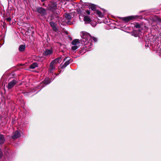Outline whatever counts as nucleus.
<instances>
[{
	"instance_id": "f257e3e1",
	"label": "nucleus",
	"mask_w": 161,
	"mask_h": 161,
	"mask_svg": "<svg viewBox=\"0 0 161 161\" xmlns=\"http://www.w3.org/2000/svg\"><path fill=\"white\" fill-rule=\"evenodd\" d=\"M80 35L81 37V42L84 45L82 48H85V50L87 51V49L90 48L92 46V37L89 33L86 32H81Z\"/></svg>"
},
{
	"instance_id": "f03ea898",
	"label": "nucleus",
	"mask_w": 161,
	"mask_h": 161,
	"mask_svg": "<svg viewBox=\"0 0 161 161\" xmlns=\"http://www.w3.org/2000/svg\"><path fill=\"white\" fill-rule=\"evenodd\" d=\"M36 11L41 16L44 17L47 15V10L42 7L37 8Z\"/></svg>"
},
{
	"instance_id": "7ed1b4c3",
	"label": "nucleus",
	"mask_w": 161,
	"mask_h": 161,
	"mask_svg": "<svg viewBox=\"0 0 161 161\" xmlns=\"http://www.w3.org/2000/svg\"><path fill=\"white\" fill-rule=\"evenodd\" d=\"M50 82V79L48 78H46L41 83L39 86H38V88H41L42 87H43L45 86V85H46L49 84Z\"/></svg>"
},
{
	"instance_id": "20e7f679",
	"label": "nucleus",
	"mask_w": 161,
	"mask_h": 161,
	"mask_svg": "<svg viewBox=\"0 0 161 161\" xmlns=\"http://www.w3.org/2000/svg\"><path fill=\"white\" fill-rule=\"evenodd\" d=\"M21 134L20 132L16 130L13 133L12 138L14 139H16L20 136Z\"/></svg>"
},
{
	"instance_id": "39448f33",
	"label": "nucleus",
	"mask_w": 161,
	"mask_h": 161,
	"mask_svg": "<svg viewBox=\"0 0 161 161\" xmlns=\"http://www.w3.org/2000/svg\"><path fill=\"white\" fill-rule=\"evenodd\" d=\"M67 59V60L66 61V62L62 66L61 68H65L70 63V59L69 57H66L64 59V61H65Z\"/></svg>"
},
{
	"instance_id": "423d86ee",
	"label": "nucleus",
	"mask_w": 161,
	"mask_h": 161,
	"mask_svg": "<svg viewBox=\"0 0 161 161\" xmlns=\"http://www.w3.org/2000/svg\"><path fill=\"white\" fill-rule=\"evenodd\" d=\"M137 17V16H130L122 18L123 20L126 22H128L133 19H135Z\"/></svg>"
},
{
	"instance_id": "0eeeda50",
	"label": "nucleus",
	"mask_w": 161,
	"mask_h": 161,
	"mask_svg": "<svg viewBox=\"0 0 161 161\" xmlns=\"http://www.w3.org/2000/svg\"><path fill=\"white\" fill-rule=\"evenodd\" d=\"M53 53V51L51 49H47L42 54L43 56H50Z\"/></svg>"
},
{
	"instance_id": "6e6552de",
	"label": "nucleus",
	"mask_w": 161,
	"mask_h": 161,
	"mask_svg": "<svg viewBox=\"0 0 161 161\" xmlns=\"http://www.w3.org/2000/svg\"><path fill=\"white\" fill-rule=\"evenodd\" d=\"M65 17L66 20H67L66 22H67L68 24L71 25L72 24V23L70 21L72 19V17L70 15L68 14H66L65 15Z\"/></svg>"
},
{
	"instance_id": "1a4fd4ad",
	"label": "nucleus",
	"mask_w": 161,
	"mask_h": 161,
	"mask_svg": "<svg viewBox=\"0 0 161 161\" xmlns=\"http://www.w3.org/2000/svg\"><path fill=\"white\" fill-rule=\"evenodd\" d=\"M61 59V58H55V59L53 60L51 63L52 64H54V65L55 64H57L58 63H60Z\"/></svg>"
},
{
	"instance_id": "9d476101",
	"label": "nucleus",
	"mask_w": 161,
	"mask_h": 161,
	"mask_svg": "<svg viewBox=\"0 0 161 161\" xmlns=\"http://www.w3.org/2000/svg\"><path fill=\"white\" fill-rule=\"evenodd\" d=\"M94 13L99 17L102 18L104 16V14L98 10H96Z\"/></svg>"
},
{
	"instance_id": "9b49d317",
	"label": "nucleus",
	"mask_w": 161,
	"mask_h": 161,
	"mask_svg": "<svg viewBox=\"0 0 161 161\" xmlns=\"http://www.w3.org/2000/svg\"><path fill=\"white\" fill-rule=\"evenodd\" d=\"M84 21L86 23H89L91 22V20L87 16H85L84 18Z\"/></svg>"
},
{
	"instance_id": "f8f14e48",
	"label": "nucleus",
	"mask_w": 161,
	"mask_h": 161,
	"mask_svg": "<svg viewBox=\"0 0 161 161\" xmlns=\"http://www.w3.org/2000/svg\"><path fill=\"white\" fill-rule=\"evenodd\" d=\"M50 25L54 31H56L58 30V29L57 28L55 23L53 22H51L50 23Z\"/></svg>"
},
{
	"instance_id": "ddd939ff",
	"label": "nucleus",
	"mask_w": 161,
	"mask_h": 161,
	"mask_svg": "<svg viewBox=\"0 0 161 161\" xmlns=\"http://www.w3.org/2000/svg\"><path fill=\"white\" fill-rule=\"evenodd\" d=\"M80 43V42L78 39L74 40L72 42V44L73 45H77L79 46Z\"/></svg>"
},
{
	"instance_id": "4468645a",
	"label": "nucleus",
	"mask_w": 161,
	"mask_h": 161,
	"mask_svg": "<svg viewBox=\"0 0 161 161\" xmlns=\"http://www.w3.org/2000/svg\"><path fill=\"white\" fill-rule=\"evenodd\" d=\"M55 69V66L54 64H52L51 63H50V69L49 70V72L50 73H52L53 71V70Z\"/></svg>"
},
{
	"instance_id": "2eb2a0df",
	"label": "nucleus",
	"mask_w": 161,
	"mask_h": 161,
	"mask_svg": "<svg viewBox=\"0 0 161 161\" xmlns=\"http://www.w3.org/2000/svg\"><path fill=\"white\" fill-rule=\"evenodd\" d=\"M25 45H21L19 47V49L20 52H23L25 49Z\"/></svg>"
},
{
	"instance_id": "dca6fc26",
	"label": "nucleus",
	"mask_w": 161,
	"mask_h": 161,
	"mask_svg": "<svg viewBox=\"0 0 161 161\" xmlns=\"http://www.w3.org/2000/svg\"><path fill=\"white\" fill-rule=\"evenodd\" d=\"M38 65L37 63H34L30 65V67L31 69H34Z\"/></svg>"
},
{
	"instance_id": "f3484780",
	"label": "nucleus",
	"mask_w": 161,
	"mask_h": 161,
	"mask_svg": "<svg viewBox=\"0 0 161 161\" xmlns=\"http://www.w3.org/2000/svg\"><path fill=\"white\" fill-rule=\"evenodd\" d=\"M4 141L5 140L3 135L0 134V144L3 143Z\"/></svg>"
},
{
	"instance_id": "a211bd4d",
	"label": "nucleus",
	"mask_w": 161,
	"mask_h": 161,
	"mask_svg": "<svg viewBox=\"0 0 161 161\" xmlns=\"http://www.w3.org/2000/svg\"><path fill=\"white\" fill-rule=\"evenodd\" d=\"M17 81L15 80H13L11 81V88L14 86L17 83Z\"/></svg>"
},
{
	"instance_id": "6ab92c4d",
	"label": "nucleus",
	"mask_w": 161,
	"mask_h": 161,
	"mask_svg": "<svg viewBox=\"0 0 161 161\" xmlns=\"http://www.w3.org/2000/svg\"><path fill=\"white\" fill-rule=\"evenodd\" d=\"M90 8L92 10H94L96 9L95 5L93 4H91L90 5Z\"/></svg>"
},
{
	"instance_id": "aec40b11",
	"label": "nucleus",
	"mask_w": 161,
	"mask_h": 161,
	"mask_svg": "<svg viewBox=\"0 0 161 161\" xmlns=\"http://www.w3.org/2000/svg\"><path fill=\"white\" fill-rule=\"evenodd\" d=\"M157 52L160 55H161V45L159 46L157 49Z\"/></svg>"
},
{
	"instance_id": "412c9836",
	"label": "nucleus",
	"mask_w": 161,
	"mask_h": 161,
	"mask_svg": "<svg viewBox=\"0 0 161 161\" xmlns=\"http://www.w3.org/2000/svg\"><path fill=\"white\" fill-rule=\"evenodd\" d=\"M51 7L53 9H55L57 7L56 4L54 3H51Z\"/></svg>"
},
{
	"instance_id": "4be33fe9",
	"label": "nucleus",
	"mask_w": 161,
	"mask_h": 161,
	"mask_svg": "<svg viewBox=\"0 0 161 161\" xmlns=\"http://www.w3.org/2000/svg\"><path fill=\"white\" fill-rule=\"evenodd\" d=\"M79 46L77 45H73L71 47V49L73 50H75L78 48Z\"/></svg>"
},
{
	"instance_id": "5701e85b",
	"label": "nucleus",
	"mask_w": 161,
	"mask_h": 161,
	"mask_svg": "<svg viewBox=\"0 0 161 161\" xmlns=\"http://www.w3.org/2000/svg\"><path fill=\"white\" fill-rule=\"evenodd\" d=\"M132 35L136 37L138 36V35L136 33L135 31H134L132 32Z\"/></svg>"
},
{
	"instance_id": "b1692460",
	"label": "nucleus",
	"mask_w": 161,
	"mask_h": 161,
	"mask_svg": "<svg viewBox=\"0 0 161 161\" xmlns=\"http://www.w3.org/2000/svg\"><path fill=\"white\" fill-rule=\"evenodd\" d=\"M135 27L136 28H139L141 27V25L139 24H137L135 25Z\"/></svg>"
},
{
	"instance_id": "393cba45",
	"label": "nucleus",
	"mask_w": 161,
	"mask_h": 161,
	"mask_svg": "<svg viewBox=\"0 0 161 161\" xmlns=\"http://www.w3.org/2000/svg\"><path fill=\"white\" fill-rule=\"evenodd\" d=\"M3 152L0 150V159L1 158L3 157Z\"/></svg>"
},
{
	"instance_id": "a878e982",
	"label": "nucleus",
	"mask_w": 161,
	"mask_h": 161,
	"mask_svg": "<svg viewBox=\"0 0 161 161\" xmlns=\"http://www.w3.org/2000/svg\"><path fill=\"white\" fill-rule=\"evenodd\" d=\"M92 39H93V40H94V42H96L97 41V39L95 37H93Z\"/></svg>"
},
{
	"instance_id": "bb28decb",
	"label": "nucleus",
	"mask_w": 161,
	"mask_h": 161,
	"mask_svg": "<svg viewBox=\"0 0 161 161\" xmlns=\"http://www.w3.org/2000/svg\"><path fill=\"white\" fill-rule=\"evenodd\" d=\"M157 20L158 22H161V19L158 18H157Z\"/></svg>"
},
{
	"instance_id": "cd10ccee",
	"label": "nucleus",
	"mask_w": 161,
	"mask_h": 161,
	"mask_svg": "<svg viewBox=\"0 0 161 161\" xmlns=\"http://www.w3.org/2000/svg\"><path fill=\"white\" fill-rule=\"evenodd\" d=\"M6 20L10 22V18L8 17L6 18Z\"/></svg>"
},
{
	"instance_id": "c85d7f7f",
	"label": "nucleus",
	"mask_w": 161,
	"mask_h": 161,
	"mask_svg": "<svg viewBox=\"0 0 161 161\" xmlns=\"http://www.w3.org/2000/svg\"><path fill=\"white\" fill-rule=\"evenodd\" d=\"M8 88L9 89H10V82L8 83Z\"/></svg>"
},
{
	"instance_id": "c756f323",
	"label": "nucleus",
	"mask_w": 161,
	"mask_h": 161,
	"mask_svg": "<svg viewBox=\"0 0 161 161\" xmlns=\"http://www.w3.org/2000/svg\"><path fill=\"white\" fill-rule=\"evenodd\" d=\"M86 12L87 14H90V12L89 10L86 11Z\"/></svg>"
},
{
	"instance_id": "7c9ffc66",
	"label": "nucleus",
	"mask_w": 161,
	"mask_h": 161,
	"mask_svg": "<svg viewBox=\"0 0 161 161\" xmlns=\"http://www.w3.org/2000/svg\"><path fill=\"white\" fill-rule=\"evenodd\" d=\"M148 44H149L150 46L151 45V44H152V42L151 41H148Z\"/></svg>"
},
{
	"instance_id": "2f4dec72",
	"label": "nucleus",
	"mask_w": 161,
	"mask_h": 161,
	"mask_svg": "<svg viewBox=\"0 0 161 161\" xmlns=\"http://www.w3.org/2000/svg\"><path fill=\"white\" fill-rule=\"evenodd\" d=\"M45 0H41V1H42V2H43L44 1H45Z\"/></svg>"
},
{
	"instance_id": "473e14b6",
	"label": "nucleus",
	"mask_w": 161,
	"mask_h": 161,
	"mask_svg": "<svg viewBox=\"0 0 161 161\" xmlns=\"http://www.w3.org/2000/svg\"><path fill=\"white\" fill-rule=\"evenodd\" d=\"M14 74H13L12 75H13Z\"/></svg>"
},
{
	"instance_id": "72a5a7b5",
	"label": "nucleus",
	"mask_w": 161,
	"mask_h": 161,
	"mask_svg": "<svg viewBox=\"0 0 161 161\" xmlns=\"http://www.w3.org/2000/svg\"><path fill=\"white\" fill-rule=\"evenodd\" d=\"M12 123L13 124H14V122H12Z\"/></svg>"
}]
</instances>
